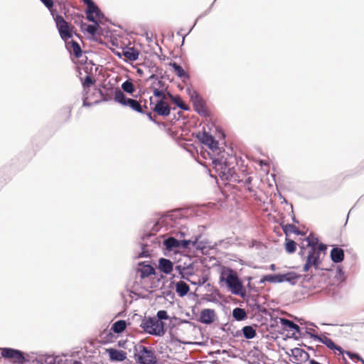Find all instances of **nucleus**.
I'll list each match as a JSON object with an SVG mask.
<instances>
[{
	"label": "nucleus",
	"instance_id": "obj_34",
	"mask_svg": "<svg viewBox=\"0 0 364 364\" xmlns=\"http://www.w3.org/2000/svg\"><path fill=\"white\" fill-rule=\"evenodd\" d=\"M196 110L201 115H206L207 114V109L203 105V103H198V105H196Z\"/></svg>",
	"mask_w": 364,
	"mask_h": 364
},
{
	"label": "nucleus",
	"instance_id": "obj_32",
	"mask_svg": "<svg viewBox=\"0 0 364 364\" xmlns=\"http://www.w3.org/2000/svg\"><path fill=\"white\" fill-rule=\"evenodd\" d=\"M122 90L127 93L132 94L135 91V87L134 84L129 81L127 80L122 85Z\"/></svg>",
	"mask_w": 364,
	"mask_h": 364
},
{
	"label": "nucleus",
	"instance_id": "obj_18",
	"mask_svg": "<svg viewBox=\"0 0 364 364\" xmlns=\"http://www.w3.org/2000/svg\"><path fill=\"white\" fill-rule=\"evenodd\" d=\"M173 266L172 262L168 259L161 258L159 260V269L166 274H168L173 271Z\"/></svg>",
	"mask_w": 364,
	"mask_h": 364
},
{
	"label": "nucleus",
	"instance_id": "obj_40",
	"mask_svg": "<svg viewBox=\"0 0 364 364\" xmlns=\"http://www.w3.org/2000/svg\"><path fill=\"white\" fill-rule=\"evenodd\" d=\"M43 4L48 8L50 9L53 6V2L52 0H41Z\"/></svg>",
	"mask_w": 364,
	"mask_h": 364
},
{
	"label": "nucleus",
	"instance_id": "obj_2",
	"mask_svg": "<svg viewBox=\"0 0 364 364\" xmlns=\"http://www.w3.org/2000/svg\"><path fill=\"white\" fill-rule=\"evenodd\" d=\"M220 282L232 294L245 296L247 291L239 279L237 273L230 268H224L220 276Z\"/></svg>",
	"mask_w": 364,
	"mask_h": 364
},
{
	"label": "nucleus",
	"instance_id": "obj_6",
	"mask_svg": "<svg viewBox=\"0 0 364 364\" xmlns=\"http://www.w3.org/2000/svg\"><path fill=\"white\" fill-rule=\"evenodd\" d=\"M54 20L61 38L65 41L71 38L74 33L75 27L67 22L60 15H56L54 17Z\"/></svg>",
	"mask_w": 364,
	"mask_h": 364
},
{
	"label": "nucleus",
	"instance_id": "obj_9",
	"mask_svg": "<svg viewBox=\"0 0 364 364\" xmlns=\"http://www.w3.org/2000/svg\"><path fill=\"white\" fill-rule=\"evenodd\" d=\"M322 251L316 250L314 249H310L308 253L307 259L304 265L303 271L306 272L309 269L314 266L316 269H318L320 264L319 256Z\"/></svg>",
	"mask_w": 364,
	"mask_h": 364
},
{
	"label": "nucleus",
	"instance_id": "obj_21",
	"mask_svg": "<svg viewBox=\"0 0 364 364\" xmlns=\"http://www.w3.org/2000/svg\"><path fill=\"white\" fill-rule=\"evenodd\" d=\"M331 257L334 262H341L344 259V252L341 248H333L331 251Z\"/></svg>",
	"mask_w": 364,
	"mask_h": 364
},
{
	"label": "nucleus",
	"instance_id": "obj_12",
	"mask_svg": "<svg viewBox=\"0 0 364 364\" xmlns=\"http://www.w3.org/2000/svg\"><path fill=\"white\" fill-rule=\"evenodd\" d=\"M189 242H190L188 240H178L174 237H171L164 241V245L167 250H173L179 247L186 248L188 247Z\"/></svg>",
	"mask_w": 364,
	"mask_h": 364
},
{
	"label": "nucleus",
	"instance_id": "obj_16",
	"mask_svg": "<svg viewBox=\"0 0 364 364\" xmlns=\"http://www.w3.org/2000/svg\"><path fill=\"white\" fill-rule=\"evenodd\" d=\"M215 318V313L213 309H203L200 314V321L203 323L209 324L213 323Z\"/></svg>",
	"mask_w": 364,
	"mask_h": 364
},
{
	"label": "nucleus",
	"instance_id": "obj_24",
	"mask_svg": "<svg viewBox=\"0 0 364 364\" xmlns=\"http://www.w3.org/2000/svg\"><path fill=\"white\" fill-rule=\"evenodd\" d=\"M280 323L287 331H296L299 330V327L297 324L294 323L293 321L288 320L287 318H280Z\"/></svg>",
	"mask_w": 364,
	"mask_h": 364
},
{
	"label": "nucleus",
	"instance_id": "obj_30",
	"mask_svg": "<svg viewBox=\"0 0 364 364\" xmlns=\"http://www.w3.org/2000/svg\"><path fill=\"white\" fill-rule=\"evenodd\" d=\"M244 336L247 339L253 338L256 336L255 330L250 326H246L242 328Z\"/></svg>",
	"mask_w": 364,
	"mask_h": 364
},
{
	"label": "nucleus",
	"instance_id": "obj_44",
	"mask_svg": "<svg viewBox=\"0 0 364 364\" xmlns=\"http://www.w3.org/2000/svg\"><path fill=\"white\" fill-rule=\"evenodd\" d=\"M86 5L87 4H91V1H92V0H82Z\"/></svg>",
	"mask_w": 364,
	"mask_h": 364
},
{
	"label": "nucleus",
	"instance_id": "obj_13",
	"mask_svg": "<svg viewBox=\"0 0 364 364\" xmlns=\"http://www.w3.org/2000/svg\"><path fill=\"white\" fill-rule=\"evenodd\" d=\"M87 9L86 11L87 19L90 21L96 23V18L100 16V10L99 8L94 4L93 1H91V4H87Z\"/></svg>",
	"mask_w": 364,
	"mask_h": 364
},
{
	"label": "nucleus",
	"instance_id": "obj_26",
	"mask_svg": "<svg viewBox=\"0 0 364 364\" xmlns=\"http://www.w3.org/2000/svg\"><path fill=\"white\" fill-rule=\"evenodd\" d=\"M170 66H171L173 68V72L178 77H179L181 78L188 77V74L183 70V68L181 65H178L176 63H170Z\"/></svg>",
	"mask_w": 364,
	"mask_h": 364
},
{
	"label": "nucleus",
	"instance_id": "obj_23",
	"mask_svg": "<svg viewBox=\"0 0 364 364\" xmlns=\"http://www.w3.org/2000/svg\"><path fill=\"white\" fill-rule=\"evenodd\" d=\"M315 338L317 339H319L323 343H324L330 349L336 350L341 353H343L342 348L336 346L335 344V343L332 341V339H331L328 337H326V336L323 338H318V336H316Z\"/></svg>",
	"mask_w": 364,
	"mask_h": 364
},
{
	"label": "nucleus",
	"instance_id": "obj_5",
	"mask_svg": "<svg viewBox=\"0 0 364 364\" xmlns=\"http://www.w3.org/2000/svg\"><path fill=\"white\" fill-rule=\"evenodd\" d=\"M1 355L4 359L14 364H24L29 361V355L11 348H1Z\"/></svg>",
	"mask_w": 364,
	"mask_h": 364
},
{
	"label": "nucleus",
	"instance_id": "obj_25",
	"mask_svg": "<svg viewBox=\"0 0 364 364\" xmlns=\"http://www.w3.org/2000/svg\"><path fill=\"white\" fill-rule=\"evenodd\" d=\"M42 364H60L62 362V358L59 356L52 355H45L41 360Z\"/></svg>",
	"mask_w": 364,
	"mask_h": 364
},
{
	"label": "nucleus",
	"instance_id": "obj_33",
	"mask_svg": "<svg viewBox=\"0 0 364 364\" xmlns=\"http://www.w3.org/2000/svg\"><path fill=\"white\" fill-rule=\"evenodd\" d=\"M292 355L294 357H302L303 355H305L306 356H309L308 353L305 352L303 349L299 348H296L293 349L292 350Z\"/></svg>",
	"mask_w": 364,
	"mask_h": 364
},
{
	"label": "nucleus",
	"instance_id": "obj_20",
	"mask_svg": "<svg viewBox=\"0 0 364 364\" xmlns=\"http://www.w3.org/2000/svg\"><path fill=\"white\" fill-rule=\"evenodd\" d=\"M168 98L170 99V100L175 104L177 107H180L183 110H188V105L183 102L181 97L179 95H173L169 92H167Z\"/></svg>",
	"mask_w": 364,
	"mask_h": 364
},
{
	"label": "nucleus",
	"instance_id": "obj_38",
	"mask_svg": "<svg viewBox=\"0 0 364 364\" xmlns=\"http://www.w3.org/2000/svg\"><path fill=\"white\" fill-rule=\"evenodd\" d=\"M252 177H247L245 181V187H246V189L250 192V193H253L255 192L254 191V189L252 188V187L251 186V183H252Z\"/></svg>",
	"mask_w": 364,
	"mask_h": 364
},
{
	"label": "nucleus",
	"instance_id": "obj_43",
	"mask_svg": "<svg viewBox=\"0 0 364 364\" xmlns=\"http://www.w3.org/2000/svg\"><path fill=\"white\" fill-rule=\"evenodd\" d=\"M144 114H146L147 115V117H148L149 119H150V120H151V121H154V119H153V117H152V114H151V112H146L145 111V113H144Z\"/></svg>",
	"mask_w": 364,
	"mask_h": 364
},
{
	"label": "nucleus",
	"instance_id": "obj_15",
	"mask_svg": "<svg viewBox=\"0 0 364 364\" xmlns=\"http://www.w3.org/2000/svg\"><path fill=\"white\" fill-rule=\"evenodd\" d=\"M306 240L307 246L310 247V249L323 251V252L326 250V246L322 243L318 244V238L313 235H309Z\"/></svg>",
	"mask_w": 364,
	"mask_h": 364
},
{
	"label": "nucleus",
	"instance_id": "obj_46",
	"mask_svg": "<svg viewBox=\"0 0 364 364\" xmlns=\"http://www.w3.org/2000/svg\"><path fill=\"white\" fill-rule=\"evenodd\" d=\"M283 230H284V231L285 232H287V226H285V227L283 228Z\"/></svg>",
	"mask_w": 364,
	"mask_h": 364
},
{
	"label": "nucleus",
	"instance_id": "obj_31",
	"mask_svg": "<svg viewBox=\"0 0 364 364\" xmlns=\"http://www.w3.org/2000/svg\"><path fill=\"white\" fill-rule=\"evenodd\" d=\"M296 250V243L290 239L286 238L285 250L288 253H294Z\"/></svg>",
	"mask_w": 364,
	"mask_h": 364
},
{
	"label": "nucleus",
	"instance_id": "obj_14",
	"mask_svg": "<svg viewBox=\"0 0 364 364\" xmlns=\"http://www.w3.org/2000/svg\"><path fill=\"white\" fill-rule=\"evenodd\" d=\"M106 350L109 354V357L111 360L123 361L127 358V353L122 350L107 348Z\"/></svg>",
	"mask_w": 364,
	"mask_h": 364
},
{
	"label": "nucleus",
	"instance_id": "obj_39",
	"mask_svg": "<svg viewBox=\"0 0 364 364\" xmlns=\"http://www.w3.org/2000/svg\"><path fill=\"white\" fill-rule=\"evenodd\" d=\"M346 354L351 358H355L358 360H360L364 364V360L360 358L358 354L346 352Z\"/></svg>",
	"mask_w": 364,
	"mask_h": 364
},
{
	"label": "nucleus",
	"instance_id": "obj_36",
	"mask_svg": "<svg viewBox=\"0 0 364 364\" xmlns=\"http://www.w3.org/2000/svg\"><path fill=\"white\" fill-rule=\"evenodd\" d=\"M98 26H99L96 22L95 24L88 25L86 30L89 33L94 35L96 33Z\"/></svg>",
	"mask_w": 364,
	"mask_h": 364
},
{
	"label": "nucleus",
	"instance_id": "obj_17",
	"mask_svg": "<svg viewBox=\"0 0 364 364\" xmlns=\"http://www.w3.org/2000/svg\"><path fill=\"white\" fill-rule=\"evenodd\" d=\"M66 48L70 53L73 55L76 58H80L82 55L80 45L75 41L68 42Z\"/></svg>",
	"mask_w": 364,
	"mask_h": 364
},
{
	"label": "nucleus",
	"instance_id": "obj_41",
	"mask_svg": "<svg viewBox=\"0 0 364 364\" xmlns=\"http://www.w3.org/2000/svg\"><path fill=\"white\" fill-rule=\"evenodd\" d=\"M65 361L66 364H82L80 361L75 360L73 359H65Z\"/></svg>",
	"mask_w": 364,
	"mask_h": 364
},
{
	"label": "nucleus",
	"instance_id": "obj_1",
	"mask_svg": "<svg viewBox=\"0 0 364 364\" xmlns=\"http://www.w3.org/2000/svg\"><path fill=\"white\" fill-rule=\"evenodd\" d=\"M151 89L154 96L156 97L154 101L153 97H150V105L152 106V110L158 115L166 117L170 114V107L168 103V96L165 93L164 84L161 80L152 83Z\"/></svg>",
	"mask_w": 364,
	"mask_h": 364
},
{
	"label": "nucleus",
	"instance_id": "obj_19",
	"mask_svg": "<svg viewBox=\"0 0 364 364\" xmlns=\"http://www.w3.org/2000/svg\"><path fill=\"white\" fill-rule=\"evenodd\" d=\"M139 53V51L134 48H122V55L131 61L136 60Z\"/></svg>",
	"mask_w": 364,
	"mask_h": 364
},
{
	"label": "nucleus",
	"instance_id": "obj_45",
	"mask_svg": "<svg viewBox=\"0 0 364 364\" xmlns=\"http://www.w3.org/2000/svg\"><path fill=\"white\" fill-rule=\"evenodd\" d=\"M270 268H271L272 270H274L275 269V265L274 264H272L270 266Z\"/></svg>",
	"mask_w": 364,
	"mask_h": 364
},
{
	"label": "nucleus",
	"instance_id": "obj_37",
	"mask_svg": "<svg viewBox=\"0 0 364 364\" xmlns=\"http://www.w3.org/2000/svg\"><path fill=\"white\" fill-rule=\"evenodd\" d=\"M156 318H159V321H162L163 319H168V316L167 315V312L164 310L159 311L157 312L156 316H154Z\"/></svg>",
	"mask_w": 364,
	"mask_h": 364
},
{
	"label": "nucleus",
	"instance_id": "obj_35",
	"mask_svg": "<svg viewBox=\"0 0 364 364\" xmlns=\"http://www.w3.org/2000/svg\"><path fill=\"white\" fill-rule=\"evenodd\" d=\"M95 80H94L90 75H87L83 82L84 87H89L95 84Z\"/></svg>",
	"mask_w": 364,
	"mask_h": 364
},
{
	"label": "nucleus",
	"instance_id": "obj_42",
	"mask_svg": "<svg viewBox=\"0 0 364 364\" xmlns=\"http://www.w3.org/2000/svg\"><path fill=\"white\" fill-rule=\"evenodd\" d=\"M248 279H249L248 284L245 287L247 291V293H250V290L252 289L251 282H250L251 278H249Z\"/></svg>",
	"mask_w": 364,
	"mask_h": 364
},
{
	"label": "nucleus",
	"instance_id": "obj_8",
	"mask_svg": "<svg viewBox=\"0 0 364 364\" xmlns=\"http://www.w3.org/2000/svg\"><path fill=\"white\" fill-rule=\"evenodd\" d=\"M139 364H156V359L154 353L148 348L141 346L136 359Z\"/></svg>",
	"mask_w": 364,
	"mask_h": 364
},
{
	"label": "nucleus",
	"instance_id": "obj_29",
	"mask_svg": "<svg viewBox=\"0 0 364 364\" xmlns=\"http://www.w3.org/2000/svg\"><path fill=\"white\" fill-rule=\"evenodd\" d=\"M232 316L237 321H242L247 318V314L243 309L236 308L232 311Z\"/></svg>",
	"mask_w": 364,
	"mask_h": 364
},
{
	"label": "nucleus",
	"instance_id": "obj_7",
	"mask_svg": "<svg viewBox=\"0 0 364 364\" xmlns=\"http://www.w3.org/2000/svg\"><path fill=\"white\" fill-rule=\"evenodd\" d=\"M299 276L295 272H287L285 274H268L264 277L262 281H267L271 283H282L288 282L294 284Z\"/></svg>",
	"mask_w": 364,
	"mask_h": 364
},
{
	"label": "nucleus",
	"instance_id": "obj_4",
	"mask_svg": "<svg viewBox=\"0 0 364 364\" xmlns=\"http://www.w3.org/2000/svg\"><path fill=\"white\" fill-rule=\"evenodd\" d=\"M114 100L121 105L128 107L139 113H145V109H147L146 105L142 106L136 100L127 97L120 90H115Z\"/></svg>",
	"mask_w": 364,
	"mask_h": 364
},
{
	"label": "nucleus",
	"instance_id": "obj_3",
	"mask_svg": "<svg viewBox=\"0 0 364 364\" xmlns=\"http://www.w3.org/2000/svg\"><path fill=\"white\" fill-rule=\"evenodd\" d=\"M140 327L147 333L161 336L165 333L164 323L155 317L145 316Z\"/></svg>",
	"mask_w": 364,
	"mask_h": 364
},
{
	"label": "nucleus",
	"instance_id": "obj_10",
	"mask_svg": "<svg viewBox=\"0 0 364 364\" xmlns=\"http://www.w3.org/2000/svg\"><path fill=\"white\" fill-rule=\"evenodd\" d=\"M198 137L203 144L208 146L213 152L220 153L218 141L209 133L204 131L203 133H200Z\"/></svg>",
	"mask_w": 364,
	"mask_h": 364
},
{
	"label": "nucleus",
	"instance_id": "obj_27",
	"mask_svg": "<svg viewBox=\"0 0 364 364\" xmlns=\"http://www.w3.org/2000/svg\"><path fill=\"white\" fill-rule=\"evenodd\" d=\"M189 291L188 285L183 282L180 281L176 284V292L179 294V296H185Z\"/></svg>",
	"mask_w": 364,
	"mask_h": 364
},
{
	"label": "nucleus",
	"instance_id": "obj_11",
	"mask_svg": "<svg viewBox=\"0 0 364 364\" xmlns=\"http://www.w3.org/2000/svg\"><path fill=\"white\" fill-rule=\"evenodd\" d=\"M213 164L218 176L222 179L228 180L230 175V169L218 159H213Z\"/></svg>",
	"mask_w": 364,
	"mask_h": 364
},
{
	"label": "nucleus",
	"instance_id": "obj_22",
	"mask_svg": "<svg viewBox=\"0 0 364 364\" xmlns=\"http://www.w3.org/2000/svg\"><path fill=\"white\" fill-rule=\"evenodd\" d=\"M141 278H146L150 275L155 274L154 268L150 264H142L141 267L138 269Z\"/></svg>",
	"mask_w": 364,
	"mask_h": 364
},
{
	"label": "nucleus",
	"instance_id": "obj_28",
	"mask_svg": "<svg viewBox=\"0 0 364 364\" xmlns=\"http://www.w3.org/2000/svg\"><path fill=\"white\" fill-rule=\"evenodd\" d=\"M126 327H127L126 321L124 320H119L113 323L111 329L114 333H122V331H124L125 330Z\"/></svg>",
	"mask_w": 364,
	"mask_h": 364
},
{
	"label": "nucleus",
	"instance_id": "obj_47",
	"mask_svg": "<svg viewBox=\"0 0 364 364\" xmlns=\"http://www.w3.org/2000/svg\"><path fill=\"white\" fill-rule=\"evenodd\" d=\"M117 54L119 55V56H121V53L117 52Z\"/></svg>",
	"mask_w": 364,
	"mask_h": 364
}]
</instances>
